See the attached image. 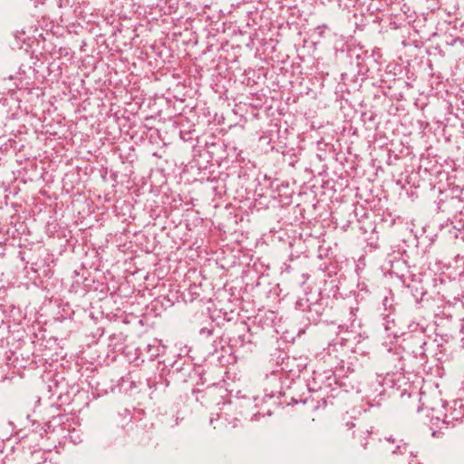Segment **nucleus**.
<instances>
[{
	"mask_svg": "<svg viewBox=\"0 0 464 464\" xmlns=\"http://www.w3.org/2000/svg\"><path fill=\"white\" fill-rule=\"evenodd\" d=\"M345 426L347 427L348 430L355 428V424L353 422H346Z\"/></svg>",
	"mask_w": 464,
	"mask_h": 464,
	"instance_id": "7ed1b4c3",
	"label": "nucleus"
},
{
	"mask_svg": "<svg viewBox=\"0 0 464 464\" xmlns=\"http://www.w3.org/2000/svg\"><path fill=\"white\" fill-rule=\"evenodd\" d=\"M372 434V430H369L365 426H359L357 429L353 432V440L356 444V446L366 449V446L368 444V440Z\"/></svg>",
	"mask_w": 464,
	"mask_h": 464,
	"instance_id": "f257e3e1",
	"label": "nucleus"
},
{
	"mask_svg": "<svg viewBox=\"0 0 464 464\" xmlns=\"http://www.w3.org/2000/svg\"><path fill=\"white\" fill-rule=\"evenodd\" d=\"M410 464H421L416 459L415 457L412 459V460L410 462Z\"/></svg>",
	"mask_w": 464,
	"mask_h": 464,
	"instance_id": "20e7f679",
	"label": "nucleus"
},
{
	"mask_svg": "<svg viewBox=\"0 0 464 464\" xmlns=\"http://www.w3.org/2000/svg\"><path fill=\"white\" fill-rule=\"evenodd\" d=\"M447 417L452 421H460L464 418V404L461 401H454L449 410Z\"/></svg>",
	"mask_w": 464,
	"mask_h": 464,
	"instance_id": "f03ea898",
	"label": "nucleus"
}]
</instances>
